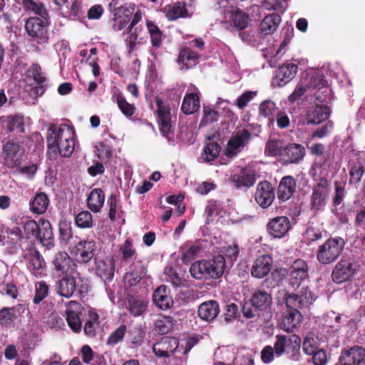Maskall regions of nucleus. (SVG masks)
<instances>
[{"label":"nucleus","instance_id":"c03bdc74","mask_svg":"<svg viewBox=\"0 0 365 365\" xmlns=\"http://www.w3.org/2000/svg\"><path fill=\"white\" fill-rule=\"evenodd\" d=\"M283 143L279 140H269L265 147V153L269 156H281L284 153Z\"/></svg>","mask_w":365,"mask_h":365},{"label":"nucleus","instance_id":"b1692460","mask_svg":"<svg viewBox=\"0 0 365 365\" xmlns=\"http://www.w3.org/2000/svg\"><path fill=\"white\" fill-rule=\"evenodd\" d=\"M199 317L206 322L214 320L220 312V307L216 301H207L199 306Z\"/></svg>","mask_w":365,"mask_h":365},{"label":"nucleus","instance_id":"79ce46f5","mask_svg":"<svg viewBox=\"0 0 365 365\" xmlns=\"http://www.w3.org/2000/svg\"><path fill=\"white\" fill-rule=\"evenodd\" d=\"M319 346L318 337L314 333H309L302 343L303 351L307 355H312Z\"/></svg>","mask_w":365,"mask_h":365},{"label":"nucleus","instance_id":"a18cd8bd","mask_svg":"<svg viewBox=\"0 0 365 365\" xmlns=\"http://www.w3.org/2000/svg\"><path fill=\"white\" fill-rule=\"evenodd\" d=\"M76 225L80 228H91L93 227V220L92 215L88 211L79 212L75 218Z\"/></svg>","mask_w":365,"mask_h":365},{"label":"nucleus","instance_id":"9d476101","mask_svg":"<svg viewBox=\"0 0 365 365\" xmlns=\"http://www.w3.org/2000/svg\"><path fill=\"white\" fill-rule=\"evenodd\" d=\"M255 197V201L260 207L263 208L269 207L274 198L272 185L267 181L259 182L257 186Z\"/></svg>","mask_w":365,"mask_h":365},{"label":"nucleus","instance_id":"4d7b16f0","mask_svg":"<svg viewBox=\"0 0 365 365\" xmlns=\"http://www.w3.org/2000/svg\"><path fill=\"white\" fill-rule=\"evenodd\" d=\"M48 293V287L44 282H40L36 286V294L34 298L35 304L40 303Z\"/></svg>","mask_w":365,"mask_h":365},{"label":"nucleus","instance_id":"9b49d317","mask_svg":"<svg viewBox=\"0 0 365 365\" xmlns=\"http://www.w3.org/2000/svg\"><path fill=\"white\" fill-rule=\"evenodd\" d=\"M155 102L158 106L157 113L160 130L163 136L168 138L172 128L170 108L165 106L163 101L159 98H156Z\"/></svg>","mask_w":365,"mask_h":365},{"label":"nucleus","instance_id":"ddd939ff","mask_svg":"<svg viewBox=\"0 0 365 365\" xmlns=\"http://www.w3.org/2000/svg\"><path fill=\"white\" fill-rule=\"evenodd\" d=\"M352 263L349 259L342 258L332 271L333 281L340 284L348 280L354 274Z\"/></svg>","mask_w":365,"mask_h":365},{"label":"nucleus","instance_id":"1a4fd4ad","mask_svg":"<svg viewBox=\"0 0 365 365\" xmlns=\"http://www.w3.org/2000/svg\"><path fill=\"white\" fill-rule=\"evenodd\" d=\"M5 165L8 168H19L24 160V150L14 143H8L4 147Z\"/></svg>","mask_w":365,"mask_h":365},{"label":"nucleus","instance_id":"3c124183","mask_svg":"<svg viewBox=\"0 0 365 365\" xmlns=\"http://www.w3.org/2000/svg\"><path fill=\"white\" fill-rule=\"evenodd\" d=\"M66 321L69 327L75 333H78L81 330V321L76 312L73 311H68Z\"/></svg>","mask_w":365,"mask_h":365},{"label":"nucleus","instance_id":"a211bd4d","mask_svg":"<svg viewBox=\"0 0 365 365\" xmlns=\"http://www.w3.org/2000/svg\"><path fill=\"white\" fill-rule=\"evenodd\" d=\"M290 229V222L287 217H277L272 219L267 225L269 233L274 237H282Z\"/></svg>","mask_w":365,"mask_h":365},{"label":"nucleus","instance_id":"603ef678","mask_svg":"<svg viewBox=\"0 0 365 365\" xmlns=\"http://www.w3.org/2000/svg\"><path fill=\"white\" fill-rule=\"evenodd\" d=\"M8 129L10 131H16L19 133L24 132V123L22 116L16 115L9 117Z\"/></svg>","mask_w":365,"mask_h":365},{"label":"nucleus","instance_id":"58836bf2","mask_svg":"<svg viewBox=\"0 0 365 365\" xmlns=\"http://www.w3.org/2000/svg\"><path fill=\"white\" fill-rule=\"evenodd\" d=\"M147 270L143 265L135 266L133 270L125 275V279L130 286L137 284L146 274Z\"/></svg>","mask_w":365,"mask_h":365},{"label":"nucleus","instance_id":"f3484780","mask_svg":"<svg viewBox=\"0 0 365 365\" xmlns=\"http://www.w3.org/2000/svg\"><path fill=\"white\" fill-rule=\"evenodd\" d=\"M76 249L77 260L80 262L88 263L93 257L96 246L93 240H83L76 245Z\"/></svg>","mask_w":365,"mask_h":365},{"label":"nucleus","instance_id":"a19ab883","mask_svg":"<svg viewBox=\"0 0 365 365\" xmlns=\"http://www.w3.org/2000/svg\"><path fill=\"white\" fill-rule=\"evenodd\" d=\"M198 57L197 53L188 48H185L181 50L179 54L178 62L182 63L187 68L195 63Z\"/></svg>","mask_w":365,"mask_h":365},{"label":"nucleus","instance_id":"8fccbe9b","mask_svg":"<svg viewBox=\"0 0 365 365\" xmlns=\"http://www.w3.org/2000/svg\"><path fill=\"white\" fill-rule=\"evenodd\" d=\"M98 316L96 313L90 314V319L86 322L84 326V333L86 335L93 337L96 335V329L98 327Z\"/></svg>","mask_w":365,"mask_h":365},{"label":"nucleus","instance_id":"72a5a7b5","mask_svg":"<svg viewBox=\"0 0 365 365\" xmlns=\"http://www.w3.org/2000/svg\"><path fill=\"white\" fill-rule=\"evenodd\" d=\"M164 11L167 18L170 21L187 16L185 4L182 2H177L173 5H168L165 7Z\"/></svg>","mask_w":365,"mask_h":365},{"label":"nucleus","instance_id":"bb28decb","mask_svg":"<svg viewBox=\"0 0 365 365\" xmlns=\"http://www.w3.org/2000/svg\"><path fill=\"white\" fill-rule=\"evenodd\" d=\"M330 113L328 106H317L307 113V124H319L329 117Z\"/></svg>","mask_w":365,"mask_h":365},{"label":"nucleus","instance_id":"774afa93","mask_svg":"<svg viewBox=\"0 0 365 365\" xmlns=\"http://www.w3.org/2000/svg\"><path fill=\"white\" fill-rule=\"evenodd\" d=\"M312 355H313L312 361L314 365H325L327 364L328 358L324 350H316Z\"/></svg>","mask_w":365,"mask_h":365},{"label":"nucleus","instance_id":"0eeeda50","mask_svg":"<svg viewBox=\"0 0 365 365\" xmlns=\"http://www.w3.org/2000/svg\"><path fill=\"white\" fill-rule=\"evenodd\" d=\"M251 133L248 130H239L228 141L225 150L227 157H233L237 155L250 141Z\"/></svg>","mask_w":365,"mask_h":365},{"label":"nucleus","instance_id":"2f4dec72","mask_svg":"<svg viewBox=\"0 0 365 365\" xmlns=\"http://www.w3.org/2000/svg\"><path fill=\"white\" fill-rule=\"evenodd\" d=\"M114 259L99 260L97 262L96 272L103 279L111 280L114 275Z\"/></svg>","mask_w":365,"mask_h":365},{"label":"nucleus","instance_id":"de8ad7c7","mask_svg":"<svg viewBox=\"0 0 365 365\" xmlns=\"http://www.w3.org/2000/svg\"><path fill=\"white\" fill-rule=\"evenodd\" d=\"M232 19L234 23V26L236 29L239 30H242L245 29L248 25V16L241 11H236L232 14Z\"/></svg>","mask_w":365,"mask_h":365},{"label":"nucleus","instance_id":"dca6fc26","mask_svg":"<svg viewBox=\"0 0 365 365\" xmlns=\"http://www.w3.org/2000/svg\"><path fill=\"white\" fill-rule=\"evenodd\" d=\"M365 357V349L355 346L344 350L339 358L341 365H359Z\"/></svg>","mask_w":365,"mask_h":365},{"label":"nucleus","instance_id":"f03ea898","mask_svg":"<svg viewBox=\"0 0 365 365\" xmlns=\"http://www.w3.org/2000/svg\"><path fill=\"white\" fill-rule=\"evenodd\" d=\"M301 339L296 335L287 336L278 334L275 336L274 348L277 357L284 354L289 355V358L294 361H298L300 356Z\"/></svg>","mask_w":365,"mask_h":365},{"label":"nucleus","instance_id":"473e14b6","mask_svg":"<svg viewBox=\"0 0 365 365\" xmlns=\"http://www.w3.org/2000/svg\"><path fill=\"white\" fill-rule=\"evenodd\" d=\"M53 264L55 270L59 274H62L68 272L72 264V260L66 252H61L55 256Z\"/></svg>","mask_w":365,"mask_h":365},{"label":"nucleus","instance_id":"e433bc0d","mask_svg":"<svg viewBox=\"0 0 365 365\" xmlns=\"http://www.w3.org/2000/svg\"><path fill=\"white\" fill-rule=\"evenodd\" d=\"M256 173L253 170H243L241 174L234 179L236 187H247L252 186L256 180Z\"/></svg>","mask_w":365,"mask_h":365},{"label":"nucleus","instance_id":"5fc2aeb1","mask_svg":"<svg viewBox=\"0 0 365 365\" xmlns=\"http://www.w3.org/2000/svg\"><path fill=\"white\" fill-rule=\"evenodd\" d=\"M146 305V302L143 301L133 299L130 302V313L135 317L140 316L145 311Z\"/></svg>","mask_w":365,"mask_h":365},{"label":"nucleus","instance_id":"680f3d73","mask_svg":"<svg viewBox=\"0 0 365 365\" xmlns=\"http://www.w3.org/2000/svg\"><path fill=\"white\" fill-rule=\"evenodd\" d=\"M202 121L205 123L215 122L218 120L220 116V114L217 110L209 106L204 107Z\"/></svg>","mask_w":365,"mask_h":365},{"label":"nucleus","instance_id":"20e7f679","mask_svg":"<svg viewBox=\"0 0 365 365\" xmlns=\"http://www.w3.org/2000/svg\"><path fill=\"white\" fill-rule=\"evenodd\" d=\"M285 304L289 307L295 306L300 309L308 308L314 301V296L308 287L303 286L297 293H287Z\"/></svg>","mask_w":365,"mask_h":365},{"label":"nucleus","instance_id":"393cba45","mask_svg":"<svg viewBox=\"0 0 365 365\" xmlns=\"http://www.w3.org/2000/svg\"><path fill=\"white\" fill-rule=\"evenodd\" d=\"M43 246H50L53 244V234L51 223L48 220L41 219L38 221V227L36 237Z\"/></svg>","mask_w":365,"mask_h":365},{"label":"nucleus","instance_id":"13d9d810","mask_svg":"<svg viewBox=\"0 0 365 365\" xmlns=\"http://www.w3.org/2000/svg\"><path fill=\"white\" fill-rule=\"evenodd\" d=\"M364 173V168L361 165H356L350 170V184L356 186L361 181V177Z\"/></svg>","mask_w":365,"mask_h":365},{"label":"nucleus","instance_id":"f704fd0d","mask_svg":"<svg viewBox=\"0 0 365 365\" xmlns=\"http://www.w3.org/2000/svg\"><path fill=\"white\" fill-rule=\"evenodd\" d=\"M49 205L48 196L44 192L37 193L30 204L32 212L38 215L44 213Z\"/></svg>","mask_w":365,"mask_h":365},{"label":"nucleus","instance_id":"7c9ffc66","mask_svg":"<svg viewBox=\"0 0 365 365\" xmlns=\"http://www.w3.org/2000/svg\"><path fill=\"white\" fill-rule=\"evenodd\" d=\"M250 301L252 307L264 309L271 305L272 297L267 292L259 289L253 293Z\"/></svg>","mask_w":365,"mask_h":365},{"label":"nucleus","instance_id":"4468645a","mask_svg":"<svg viewBox=\"0 0 365 365\" xmlns=\"http://www.w3.org/2000/svg\"><path fill=\"white\" fill-rule=\"evenodd\" d=\"M178 341L175 338L164 337L154 344L153 352L158 357H169L174 354L178 346Z\"/></svg>","mask_w":365,"mask_h":365},{"label":"nucleus","instance_id":"4be33fe9","mask_svg":"<svg viewBox=\"0 0 365 365\" xmlns=\"http://www.w3.org/2000/svg\"><path fill=\"white\" fill-rule=\"evenodd\" d=\"M297 72V66L294 64H284L279 68L273 83L282 86L294 78Z\"/></svg>","mask_w":365,"mask_h":365},{"label":"nucleus","instance_id":"6e6d98bb","mask_svg":"<svg viewBox=\"0 0 365 365\" xmlns=\"http://www.w3.org/2000/svg\"><path fill=\"white\" fill-rule=\"evenodd\" d=\"M120 252L124 260H129L135 258L136 252L130 240H127L120 247Z\"/></svg>","mask_w":365,"mask_h":365},{"label":"nucleus","instance_id":"a878e982","mask_svg":"<svg viewBox=\"0 0 365 365\" xmlns=\"http://www.w3.org/2000/svg\"><path fill=\"white\" fill-rule=\"evenodd\" d=\"M208 278L218 279L224 274L225 259L222 255H217L212 260H207Z\"/></svg>","mask_w":365,"mask_h":365},{"label":"nucleus","instance_id":"c9c22d12","mask_svg":"<svg viewBox=\"0 0 365 365\" xmlns=\"http://www.w3.org/2000/svg\"><path fill=\"white\" fill-rule=\"evenodd\" d=\"M200 108V99L197 93H189L183 99L181 110L186 115L196 112Z\"/></svg>","mask_w":365,"mask_h":365},{"label":"nucleus","instance_id":"5701e85b","mask_svg":"<svg viewBox=\"0 0 365 365\" xmlns=\"http://www.w3.org/2000/svg\"><path fill=\"white\" fill-rule=\"evenodd\" d=\"M296 190V182L292 176L287 175L281 180L278 186V198L282 201L289 200Z\"/></svg>","mask_w":365,"mask_h":365},{"label":"nucleus","instance_id":"c756f323","mask_svg":"<svg viewBox=\"0 0 365 365\" xmlns=\"http://www.w3.org/2000/svg\"><path fill=\"white\" fill-rule=\"evenodd\" d=\"M281 16L277 14H272L264 18L260 24V31L264 35L274 33L281 22Z\"/></svg>","mask_w":365,"mask_h":365},{"label":"nucleus","instance_id":"7ed1b4c3","mask_svg":"<svg viewBox=\"0 0 365 365\" xmlns=\"http://www.w3.org/2000/svg\"><path fill=\"white\" fill-rule=\"evenodd\" d=\"M344 246L345 242L341 237L329 238L319 246L317 252V259L323 264L331 263L339 257Z\"/></svg>","mask_w":365,"mask_h":365},{"label":"nucleus","instance_id":"37998d69","mask_svg":"<svg viewBox=\"0 0 365 365\" xmlns=\"http://www.w3.org/2000/svg\"><path fill=\"white\" fill-rule=\"evenodd\" d=\"M173 328V321L170 317H162L156 320L155 329L160 334L169 333Z\"/></svg>","mask_w":365,"mask_h":365},{"label":"nucleus","instance_id":"c85d7f7f","mask_svg":"<svg viewBox=\"0 0 365 365\" xmlns=\"http://www.w3.org/2000/svg\"><path fill=\"white\" fill-rule=\"evenodd\" d=\"M105 200L103 190L96 188L91 191L88 198L87 204L89 209L93 212H98L102 208Z\"/></svg>","mask_w":365,"mask_h":365},{"label":"nucleus","instance_id":"423d86ee","mask_svg":"<svg viewBox=\"0 0 365 365\" xmlns=\"http://www.w3.org/2000/svg\"><path fill=\"white\" fill-rule=\"evenodd\" d=\"M28 34L38 43L48 41L47 29L44 21L38 17L29 18L25 24Z\"/></svg>","mask_w":365,"mask_h":365},{"label":"nucleus","instance_id":"412c9836","mask_svg":"<svg viewBox=\"0 0 365 365\" xmlns=\"http://www.w3.org/2000/svg\"><path fill=\"white\" fill-rule=\"evenodd\" d=\"M305 148L297 143L288 145L284 149L282 158L287 163H299L305 155Z\"/></svg>","mask_w":365,"mask_h":365},{"label":"nucleus","instance_id":"e2e57ef3","mask_svg":"<svg viewBox=\"0 0 365 365\" xmlns=\"http://www.w3.org/2000/svg\"><path fill=\"white\" fill-rule=\"evenodd\" d=\"M38 227V222L34 220H28L24 223V230L26 237H36Z\"/></svg>","mask_w":365,"mask_h":365},{"label":"nucleus","instance_id":"338daca9","mask_svg":"<svg viewBox=\"0 0 365 365\" xmlns=\"http://www.w3.org/2000/svg\"><path fill=\"white\" fill-rule=\"evenodd\" d=\"M327 82L324 80L322 74L314 72L310 77L309 85L314 88H322L326 86Z\"/></svg>","mask_w":365,"mask_h":365},{"label":"nucleus","instance_id":"09e8293b","mask_svg":"<svg viewBox=\"0 0 365 365\" xmlns=\"http://www.w3.org/2000/svg\"><path fill=\"white\" fill-rule=\"evenodd\" d=\"M126 330V326L125 324H121L109 336L107 339V344L109 346H115L121 341L124 338Z\"/></svg>","mask_w":365,"mask_h":365},{"label":"nucleus","instance_id":"69168bd1","mask_svg":"<svg viewBox=\"0 0 365 365\" xmlns=\"http://www.w3.org/2000/svg\"><path fill=\"white\" fill-rule=\"evenodd\" d=\"M275 355L274 346L267 345L264 346L261 351V359L265 364H269L273 361Z\"/></svg>","mask_w":365,"mask_h":365},{"label":"nucleus","instance_id":"bf43d9fd","mask_svg":"<svg viewBox=\"0 0 365 365\" xmlns=\"http://www.w3.org/2000/svg\"><path fill=\"white\" fill-rule=\"evenodd\" d=\"M275 108L276 105L273 101L270 100L264 101L259 107V114L264 117H269L272 115Z\"/></svg>","mask_w":365,"mask_h":365},{"label":"nucleus","instance_id":"f8f14e48","mask_svg":"<svg viewBox=\"0 0 365 365\" xmlns=\"http://www.w3.org/2000/svg\"><path fill=\"white\" fill-rule=\"evenodd\" d=\"M308 277V267L305 261L296 259L290 271V284L293 287H297Z\"/></svg>","mask_w":365,"mask_h":365},{"label":"nucleus","instance_id":"aec40b11","mask_svg":"<svg viewBox=\"0 0 365 365\" xmlns=\"http://www.w3.org/2000/svg\"><path fill=\"white\" fill-rule=\"evenodd\" d=\"M153 301L162 310H168L173 304L170 291L165 285H161L155 289L153 294Z\"/></svg>","mask_w":365,"mask_h":365},{"label":"nucleus","instance_id":"cd10ccee","mask_svg":"<svg viewBox=\"0 0 365 365\" xmlns=\"http://www.w3.org/2000/svg\"><path fill=\"white\" fill-rule=\"evenodd\" d=\"M56 288L57 293L59 295L66 298H70L73 295L76 289V280L73 277L66 276L58 282Z\"/></svg>","mask_w":365,"mask_h":365},{"label":"nucleus","instance_id":"864d4df0","mask_svg":"<svg viewBox=\"0 0 365 365\" xmlns=\"http://www.w3.org/2000/svg\"><path fill=\"white\" fill-rule=\"evenodd\" d=\"M263 6L269 11L283 12L287 8V1L285 0H265Z\"/></svg>","mask_w":365,"mask_h":365},{"label":"nucleus","instance_id":"6e6552de","mask_svg":"<svg viewBox=\"0 0 365 365\" xmlns=\"http://www.w3.org/2000/svg\"><path fill=\"white\" fill-rule=\"evenodd\" d=\"M302 309L295 306L289 307L286 304V311L283 314L280 323V327L286 332H292L297 328L302 320V315L301 314Z\"/></svg>","mask_w":365,"mask_h":365},{"label":"nucleus","instance_id":"39448f33","mask_svg":"<svg viewBox=\"0 0 365 365\" xmlns=\"http://www.w3.org/2000/svg\"><path fill=\"white\" fill-rule=\"evenodd\" d=\"M328 199V183L325 179H322L313 189L310 201L311 210L314 212L323 210Z\"/></svg>","mask_w":365,"mask_h":365},{"label":"nucleus","instance_id":"f257e3e1","mask_svg":"<svg viewBox=\"0 0 365 365\" xmlns=\"http://www.w3.org/2000/svg\"><path fill=\"white\" fill-rule=\"evenodd\" d=\"M47 143L50 153H58L62 157L68 158L74 150V132L66 125L58 128L51 126L48 130Z\"/></svg>","mask_w":365,"mask_h":365},{"label":"nucleus","instance_id":"ea45409f","mask_svg":"<svg viewBox=\"0 0 365 365\" xmlns=\"http://www.w3.org/2000/svg\"><path fill=\"white\" fill-rule=\"evenodd\" d=\"M207 266H208L207 260L197 261L190 266V272L195 279H208Z\"/></svg>","mask_w":365,"mask_h":365},{"label":"nucleus","instance_id":"052dcab7","mask_svg":"<svg viewBox=\"0 0 365 365\" xmlns=\"http://www.w3.org/2000/svg\"><path fill=\"white\" fill-rule=\"evenodd\" d=\"M200 251V247L197 245L190 246L188 250L182 254V261L188 263L193 259Z\"/></svg>","mask_w":365,"mask_h":365},{"label":"nucleus","instance_id":"0e129e2a","mask_svg":"<svg viewBox=\"0 0 365 365\" xmlns=\"http://www.w3.org/2000/svg\"><path fill=\"white\" fill-rule=\"evenodd\" d=\"M117 103L122 111V113L128 117L133 115L135 108L134 107L128 103L123 98L118 97L117 99Z\"/></svg>","mask_w":365,"mask_h":365},{"label":"nucleus","instance_id":"6ab92c4d","mask_svg":"<svg viewBox=\"0 0 365 365\" xmlns=\"http://www.w3.org/2000/svg\"><path fill=\"white\" fill-rule=\"evenodd\" d=\"M24 258L28 262L27 267L35 274H41L43 268V259L39 252L31 247L24 251Z\"/></svg>","mask_w":365,"mask_h":365},{"label":"nucleus","instance_id":"2eb2a0df","mask_svg":"<svg viewBox=\"0 0 365 365\" xmlns=\"http://www.w3.org/2000/svg\"><path fill=\"white\" fill-rule=\"evenodd\" d=\"M272 258L268 255L258 257L254 262L251 274L255 278L262 279L266 277L272 269Z\"/></svg>","mask_w":365,"mask_h":365},{"label":"nucleus","instance_id":"49530a36","mask_svg":"<svg viewBox=\"0 0 365 365\" xmlns=\"http://www.w3.org/2000/svg\"><path fill=\"white\" fill-rule=\"evenodd\" d=\"M22 4L25 9L33 11L41 18H45L47 15L46 10L41 4L36 3L33 0H22Z\"/></svg>","mask_w":365,"mask_h":365},{"label":"nucleus","instance_id":"4c0bfd02","mask_svg":"<svg viewBox=\"0 0 365 365\" xmlns=\"http://www.w3.org/2000/svg\"><path fill=\"white\" fill-rule=\"evenodd\" d=\"M220 146L217 143H210L203 149L200 156V162L210 163L218 156Z\"/></svg>","mask_w":365,"mask_h":365}]
</instances>
